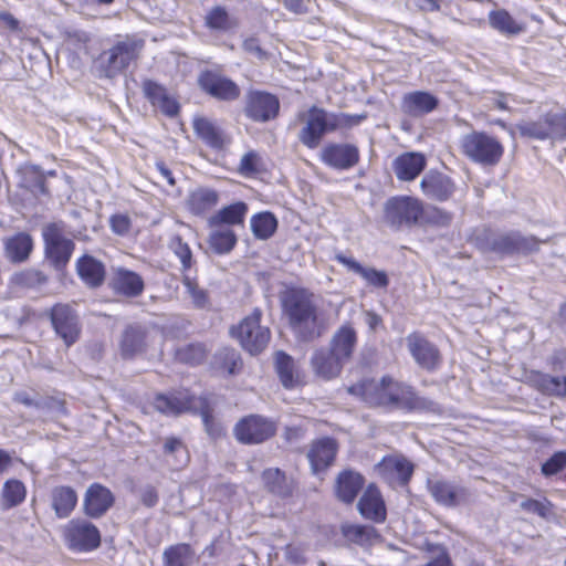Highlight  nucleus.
<instances>
[{
  "mask_svg": "<svg viewBox=\"0 0 566 566\" xmlns=\"http://www.w3.org/2000/svg\"><path fill=\"white\" fill-rule=\"evenodd\" d=\"M62 538L73 553H92L102 545V533L90 520L74 517L62 530Z\"/></svg>",
  "mask_w": 566,
  "mask_h": 566,
  "instance_id": "nucleus-9",
  "label": "nucleus"
},
{
  "mask_svg": "<svg viewBox=\"0 0 566 566\" xmlns=\"http://www.w3.org/2000/svg\"><path fill=\"white\" fill-rule=\"evenodd\" d=\"M520 135L534 140H566V109L547 111L535 120L517 124Z\"/></svg>",
  "mask_w": 566,
  "mask_h": 566,
  "instance_id": "nucleus-8",
  "label": "nucleus"
},
{
  "mask_svg": "<svg viewBox=\"0 0 566 566\" xmlns=\"http://www.w3.org/2000/svg\"><path fill=\"white\" fill-rule=\"evenodd\" d=\"M214 368L223 376L237 375L243 368V360L234 348L223 347L214 355Z\"/></svg>",
  "mask_w": 566,
  "mask_h": 566,
  "instance_id": "nucleus-46",
  "label": "nucleus"
},
{
  "mask_svg": "<svg viewBox=\"0 0 566 566\" xmlns=\"http://www.w3.org/2000/svg\"><path fill=\"white\" fill-rule=\"evenodd\" d=\"M277 433V422L269 417L251 413L242 417L233 427L235 440L245 446L262 444Z\"/></svg>",
  "mask_w": 566,
  "mask_h": 566,
  "instance_id": "nucleus-11",
  "label": "nucleus"
},
{
  "mask_svg": "<svg viewBox=\"0 0 566 566\" xmlns=\"http://www.w3.org/2000/svg\"><path fill=\"white\" fill-rule=\"evenodd\" d=\"M423 219L424 203L417 197L392 196L384 205V220L395 230L411 229L421 224Z\"/></svg>",
  "mask_w": 566,
  "mask_h": 566,
  "instance_id": "nucleus-6",
  "label": "nucleus"
},
{
  "mask_svg": "<svg viewBox=\"0 0 566 566\" xmlns=\"http://www.w3.org/2000/svg\"><path fill=\"white\" fill-rule=\"evenodd\" d=\"M365 483V476L360 472L354 469H344L336 475L334 494L339 502L350 505L364 490Z\"/></svg>",
  "mask_w": 566,
  "mask_h": 566,
  "instance_id": "nucleus-28",
  "label": "nucleus"
},
{
  "mask_svg": "<svg viewBox=\"0 0 566 566\" xmlns=\"http://www.w3.org/2000/svg\"><path fill=\"white\" fill-rule=\"evenodd\" d=\"M170 247L176 254V256L181 262V271L182 275L187 274V272L192 266V252L187 242L182 240L180 235H176L170 243Z\"/></svg>",
  "mask_w": 566,
  "mask_h": 566,
  "instance_id": "nucleus-55",
  "label": "nucleus"
},
{
  "mask_svg": "<svg viewBox=\"0 0 566 566\" xmlns=\"http://www.w3.org/2000/svg\"><path fill=\"white\" fill-rule=\"evenodd\" d=\"M283 4L294 14H306L310 12L311 0H283Z\"/></svg>",
  "mask_w": 566,
  "mask_h": 566,
  "instance_id": "nucleus-63",
  "label": "nucleus"
},
{
  "mask_svg": "<svg viewBox=\"0 0 566 566\" xmlns=\"http://www.w3.org/2000/svg\"><path fill=\"white\" fill-rule=\"evenodd\" d=\"M182 284L187 289V292L191 296L196 307L203 308L209 304L208 292L199 287L196 279H191L188 274H184Z\"/></svg>",
  "mask_w": 566,
  "mask_h": 566,
  "instance_id": "nucleus-56",
  "label": "nucleus"
},
{
  "mask_svg": "<svg viewBox=\"0 0 566 566\" xmlns=\"http://www.w3.org/2000/svg\"><path fill=\"white\" fill-rule=\"evenodd\" d=\"M115 504L114 493L104 484L94 482L85 491L83 513L86 517L98 520Z\"/></svg>",
  "mask_w": 566,
  "mask_h": 566,
  "instance_id": "nucleus-23",
  "label": "nucleus"
},
{
  "mask_svg": "<svg viewBox=\"0 0 566 566\" xmlns=\"http://www.w3.org/2000/svg\"><path fill=\"white\" fill-rule=\"evenodd\" d=\"M451 212L439 207H430L428 211L424 210V219L422 220V223L437 227H448L451 223Z\"/></svg>",
  "mask_w": 566,
  "mask_h": 566,
  "instance_id": "nucleus-58",
  "label": "nucleus"
},
{
  "mask_svg": "<svg viewBox=\"0 0 566 566\" xmlns=\"http://www.w3.org/2000/svg\"><path fill=\"white\" fill-rule=\"evenodd\" d=\"M51 507L57 518H67L75 510L78 496L70 485H56L50 492Z\"/></svg>",
  "mask_w": 566,
  "mask_h": 566,
  "instance_id": "nucleus-38",
  "label": "nucleus"
},
{
  "mask_svg": "<svg viewBox=\"0 0 566 566\" xmlns=\"http://www.w3.org/2000/svg\"><path fill=\"white\" fill-rule=\"evenodd\" d=\"M21 185L23 188L30 191H36L41 195H49L46 186V178L40 167L30 165L22 170Z\"/></svg>",
  "mask_w": 566,
  "mask_h": 566,
  "instance_id": "nucleus-51",
  "label": "nucleus"
},
{
  "mask_svg": "<svg viewBox=\"0 0 566 566\" xmlns=\"http://www.w3.org/2000/svg\"><path fill=\"white\" fill-rule=\"evenodd\" d=\"M145 46V41L139 38L126 35L124 40L116 41L108 50L101 54V71L107 78H114L124 73L132 64L136 63Z\"/></svg>",
  "mask_w": 566,
  "mask_h": 566,
  "instance_id": "nucleus-5",
  "label": "nucleus"
},
{
  "mask_svg": "<svg viewBox=\"0 0 566 566\" xmlns=\"http://www.w3.org/2000/svg\"><path fill=\"white\" fill-rule=\"evenodd\" d=\"M300 118L304 119V126L298 133V140L308 149L317 148L326 134L350 129L359 125L365 115L333 113L316 105L311 106Z\"/></svg>",
  "mask_w": 566,
  "mask_h": 566,
  "instance_id": "nucleus-3",
  "label": "nucleus"
},
{
  "mask_svg": "<svg viewBox=\"0 0 566 566\" xmlns=\"http://www.w3.org/2000/svg\"><path fill=\"white\" fill-rule=\"evenodd\" d=\"M421 566H453V562L448 549L440 547L438 554Z\"/></svg>",
  "mask_w": 566,
  "mask_h": 566,
  "instance_id": "nucleus-64",
  "label": "nucleus"
},
{
  "mask_svg": "<svg viewBox=\"0 0 566 566\" xmlns=\"http://www.w3.org/2000/svg\"><path fill=\"white\" fill-rule=\"evenodd\" d=\"M249 207L244 201H237L234 203L222 207L213 213L208 223L210 227L220 226H243Z\"/></svg>",
  "mask_w": 566,
  "mask_h": 566,
  "instance_id": "nucleus-41",
  "label": "nucleus"
},
{
  "mask_svg": "<svg viewBox=\"0 0 566 566\" xmlns=\"http://www.w3.org/2000/svg\"><path fill=\"white\" fill-rule=\"evenodd\" d=\"M566 467V451H557L548 458L541 468L542 474L552 476L560 472Z\"/></svg>",
  "mask_w": 566,
  "mask_h": 566,
  "instance_id": "nucleus-59",
  "label": "nucleus"
},
{
  "mask_svg": "<svg viewBox=\"0 0 566 566\" xmlns=\"http://www.w3.org/2000/svg\"><path fill=\"white\" fill-rule=\"evenodd\" d=\"M20 30V21L12 13L0 11V32H18Z\"/></svg>",
  "mask_w": 566,
  "mask_h": 566,
  "instance_id": "nucleus-61",
  "label": "nucleus"
},
{
  "mask_svg": "<svg viewBox=\"0 0 566 566\" xmlns=\"http://www.w3.org/2000/svg\"><path fill=\"white\" fill-rule=\"evenodd\" d=\"M109 227L117 235H126L132 229V220L125 213H115L109 218Z\"/></svg>",
  "mask_w": 566,
  "mask_h": 566,
  "instance_id": "nucleus-60",
  "label": "nucleus"
},
{
  "mask_svg": "<svg viewBox=\"0 0 566 566\" xmlns=\"http://www.w3.org/2000/svg\"><path fill=\"white\" fill-rule=\"evenodd\" d=\"M408 350L416 364L427 371H436L442 365V355L436 344L422 333L412 332L407 336Z\"/></svg>",
  "mask_w": 566,
  "mask_h": 566,
  "instance_id": "nucleus-18",
  "label": "nucleus"
},
{
  "mask_svg": "<svg viewBox=\"0 0 566 566\" xmlns=\"http://www.w3.org/2000/svg\"><path fill=\"white\" fill-rule=\"evenodd\" d=\"M76 273L82 282L90 289L101 287L106 279V269L102 261L84 254L76 260Z\"/></svg>",
  "mask_w": 566,
  "mask_h": 566,
  "instance_id": "nucleus-35",
  "label": "nucleus"
},
{
  "mask_svg": "<svg viewBox=\"0 0 566 566\" xmlns=\"http://www.w3.org/2000/svg\"><path fill=\"white\" fill-rule=\"evenodd\" d=\"M427 167V158L420 151H405L398 155L391 168L396 178L402 182L416 180Z\"/></svg>",
  "mask_w": 566,
  "mask_h": 566,
  "instance_id": "nucleus-31",
  "label": "nucleus"
},
{
  "mask_svg": "<svg viewBox=\"0 0 566 566\" xmlns=\"http://www.w3.org/2000/svg\"><path fill=\"white\" fill-rule=\"evenodd\" d=\"M195 551L188 543H178L168 546L163 554L165 566H191Z\"/></svg>",
  "mask_w": 566,
  "mask_h": 566,
  "instance_id": "nucleus-48",
  "label": "nucleus"
},
{
  "mask_svg": "<svg viewBox=\"0 0 566 566\" xmlns=\"http://www.w3.org/2000/svg\"><path fill=\"white\" fill-rule=\"evenodd\" d=\"M142 90L144 97L149 104L159 109L165 116L175 117L179 114L180 105L165 85L154 80L146 78L143 81Z\"/></svg>",
  "mask_w": 566,
  "mask_h": 566,
  "instance_id": "nucleus-25",
  "label": "nucleus"
},
{
  "mask_svg": "<svg viewBox=\"0 0 566 566\" xmlns=\"http://www.w3.org/2000/svg\"><path fill=\"white\" fill-rule=\"evenodd\" d=\"M51 326L66 347L73 346L82 334L77 311L69 303L57 302L48 311Z\"/></svg>",
  "mask_w": 566,
  "mask_h": 566,
  "instance_id": "nucleus-13",
  "label": "nucleus"
},
{
  "mask_svg": "<svg viewBox=\"0 0 566 566\" xmlns=\"http://www.w3.org/2000/svg\"><path fill=\"white\" fill-rule=\"evenodd\" d=\"M460 151L474 164L495 167L501 163L505 147L497 137L484 130H472L462 136Z\"/></svg>",
  "mask_w": 566,
  "mask_h": 566,
  "instance_id": "nucleus-4",
  "label": "nucleus"
},
{
  "mask_svg": "<svg viewBox=\"0 0 566 566\" xmlns=\"http://www.w3.org/2000/svg\"><path fill=\"white\" fill-rule=\"evenodd\" d=\"M27 497V488L18 479H9L1 490V499L4 507L11 509L20 505Z\"/></svg>",
  "mask_w": 566,
  "mask_h": 566,
  "instance_id": "nucleus-50",
  "label": "nucleus"
},
{
  "mask_svg": "<svg viewBox=\"0 0 566 566\" xmlns=\"http://www.w3.org/2000/svg\"><path fill=\"white\" fill-rule=\"evenodd\" d=\"M44 242V255L50 264L57 271H63L75 250V243L65 235L61 223L51 222L42 231Z\"/></svg>",
  "mask_w": 566,
  "mask_h": 566,
  "instance_id": "nucleus-10",
  "label": "nucleus"
},
{
  "mask_svg": "<svg viewBox=\"0 0 566 566\" xmlns=\"http://www.w3.org/2000/svg\"><path fill=\"white\" fill-rule=\"evenodd\" d=\"M321 160L336 170H349L360 160L356 145L349 143H328L321 151Z\"/></svg>",
  "mask_w": 566,
  "mask_h": 566,
  "instance_id": "nucleus-20",
  "label": "nucleus"
},
{
  "mask_svg": "<svg viewBox=\"0 0 566 566\" xmlns=\"http://www.w3.org/2000/svg\"><path fill=\"white\" fill-rule=\"evenodd\" d=\"M374 470L390 489H397L409 485L415 465L402 454H387L375 464Z\"/></svg>",
  "mask_w": 566,
  "mask_h": 566,
  "instance_id": "nucleus-16",
  "label": "nucleus"
},
{
  "mask_svg": "<svg viewBox=\"0 0 566 566\" xmlns=\"http://www.w3.org/2000/svg\"><path fill=\"white\" fill-rule=\"evenodd\" d=\"M140 502L144 506L150 509L158 504L159 494L154 485H147L140 493Z\"/></svg>",
  "mask_w": 566,
  "mask_h": 566,
  "instance_id": "nucleus-62",
  "label": "nucleus"
},
{
  "mask_svg": "<svg viewBox=\"0 0 566 566\" xmlns=\"http://www.w3.org/2000/svg\"><path fill=\"white\" fill-rule=\"evenodd\" d=\"M263 489L279 499L292 497L296 490V482L289 478L280 468H266L261 473Z\"/></svg>",
  "mask_w": 566,
  "mask_h": 566,
  "instance_id": "nucleus-32",
  "label": "nucleus"
},
{
  "mask_svg": "<svg viewBox=\"0 0 566 566\" xmlns=\"http://www.w3.org/2000/svg\"><path fill=\"white\" fill-rule=\"evenodd\" d=\"M112 290L126 297H137L145 290V282L138 273L119 268L115 271L111 282Z\"/></svg>",
  "mask_w": 566,
  "mask_h": 566,
  "instance_id": "nucleus-37",
  "label": "nucleus"
},
{
  "mask_svg": "<svg viewBox=\"0 0 566 566\" xmlns=\"http://www.w3.org/2000/svg\"><path fill=\"white\" fill-rule=\"evenodd\" d=\"M208 353L205 343L195 342L177 347L174 352V359L179 364L195 367L207 360Z\"/></svg>",
  "mask_w": 566,
  "mask_h": 566,
  "instance_id": "nucleus-45",
  "label": "nucleus"
},
{
  "mask_svg": "<svg viewBox=\"0 0 566 566\" xmlns=\"http://www.w3.org/2000/svg\"><path fill=\"white\" fill-rule=\"evenodd\" d=\"M208 242L216 253L226 254L235 247L238 239L232 230L227 229L211 232Z\"/></svg>",
  "mask_w": 566,
  "mask_h": 566,
  "instance_id": "nucleus-54",
  "label": "nucleus"
},
{
  "mask_svg": "<svg viewBox=\"0 0 566 566\" xmlns=\"http://www.w3.org/2000/svg\"><path fill=\"white\" fill-rule=\"evenodd\" d=\"M359 514L368 521L382 524L387 520V506L380 489L374 482L367 484L357 503Z\"/></svg>",
  "mask_w": 566,
  "mask_h": 566,
  "instance_id": "nucleus-26",
  "label": "nucleus"
},
{
  "mask_svg": "<svg viewBox=\"0 0 566 566\" xmlns=\"http://www.w3.org/2000/svg\"><path fill=\"white\" fill-rule=\"evenodd\" d=\"M358 342L356 329L352 324L339 326L329 342V349L346 364L352 359Z\"/></svg>",
  "mask_w": 566,
  "mask_h": 566,
  "instance_id": "nucleus-34",
  "label": "nucleus"
},
{
  "mask_svg": "<svg viewBox=\"0 0 566 566\" xmlns=\"http://www.w3.org/2000/svg\"><path fill=\"white\" fill-rule=\"evenodd\" d=\"M488 19L492 29L506 36L517 35L525 31V24L514 19L505 9L490 11Z\"/></svg>",
  "mask_w": 566,
  "mask_h": 566,
  "instance_id": "nucleus-42",
  "label": "nucleus"
},
{
  "mask_svg": "<svg viewBox=\"0 0 566 566\" xmlns=\"http://www.w3.org/2000/svg\"><path fill=\"white\" fill-rule=\"evenodd\" d=\"M427 489L438 504L447 507L459 506L465 503L470 496L468 488L444 479L428 480Z\"/></svg>",
  "mask_w": 566,
  "mask_h": 566,
  "instance_id": "nucleus-24",
  "label": "nucleus"
},
{
  "mask_svg": "<svg viewBox=\"0 0 566 566\" xmlns=\"http://www.w3.org/2000/svg\"><path fill=\"white\" fill-rule=\"evenodd\" d=\"M191 125L196 138L213 150H222L231 143V137L212 118L196 115Z\"/></svg>",
  "mask_w": 566,
  "mask_h": 566,
  "instance_id": "nucleus-21",
  "label": "nucleus"
},
{
  "mask_svg": "<svg viewBox=\"0 0 566 566\" xmlns=\"http://www.w3.org/2000/svg\"><path fill=\"white\" fill-rule=\"evenodd\" d=\"M250 224L254 238L269 240L276 232L279 222L274 213L263 211L253 214Z\"/></svg>",
  "mask_w": 566,
  "mask_h": 566,
  "instance_id": "nucleus-47",
  "label": "nucleus"
},
{
  "mask_svg": "<svg viewBox=\"0 0 566 566\" xmlns=\"http://www.w3.org/2000/svg\"><path fill=\"white\" fill-rule=\"evenodd\" d=\"M197 413L200 415L205 429L211 438L219 439L224 436V430L221 424L216 421L213 409L206 397H201L198 402Z\"/></svg>",
  "mask_w": 566,
  "mask_h": 566,
  "instance_id": "nucleus-52",
  "label": "nucleus"
},
{
  "mask_svg": "<svg viewBox=\"0 0 566 566\" xmlns=\"http://www.w3.org/2000/svg\"><path fill=\"white\" fill-rule=\"evenodd\" d=\"M438 106V97L427 91L408 92L400 101L401 113L411 118H421L436 111Z\"/></svg>",
  "mask_w": 566,
  "mask_h": 566,
  "instance_id": "nucleus-29",
  "label": "nucleus"
},
{
  "mask_svg": "<svg viewBox=\"0 0 566 566\" xmlns=\"http://www.w3.org/2000/svg\"><path fill=\"white\" fill-rule=\"evenodd\" d=\"M340 531L347 542L359 546L373 545L380 537L378 531L371 525L347 523L342 525Z\"/></svg>",
  "mask_w": 566,
  "mask_h": 566,
  "instance_id": "nucleus-44",
  "label": "nucleus"
},
{
  "mask_svg": "<svg viewBox=\"0 0 566 566\" xmlns=\"http://www.w3.org/2000/svg\"><path fill=\"white\" fill-rule=\"evenodd\" d=\"M422 193L430 200L444 202L455 192V184L452 178L439 170H429L420 181Z\"/></svg>",
  "mask_w": 566,
  "mask_h": 566,
  "instance_id": "nucleus-27",
  "label": "nucleus"
},
{
  "mask_svg": "<svg viewBox=\"0 0 566 566\" xmlns=\"http://www.w3.org/2000/svg\"><path fill=\"white\" fill-rule=\"evenodd\" d=\"M261 319L262 311L256 307L250 315L230 327L231 337L237 339L242 349L252 356L265 350L271 340V331L268 326L261 325Z\"/></svg>",
  "mask_w": 566,
  "mask_h": 566,
  "instance_id": "nucleus-7",
  "label": "nucleus"
},
{
  "mask_svg": "<svg viewBox=\"0 0 566 566\" xmlns=\"http://www.w3.org/2000/svg\"><path fill=\"white\" fill-rule=\"evenodd\" d=\"M149 347V331L144 324H127L120 335L118 349L122 358L133 359L147 352Z\"/></svg>",
  "mask_w": 566,
  "mask_h": 566,
  "instance_id": "nucleus-22",
  "label": "nucleus"
},
{
  "mask_svg": "<svg viewBox=\"0 0 566 566\" xmlns=\"http://www.w3.org/2000/svg\"><path fill=\"white\" fill-rule=\"evenodd\" d=\"M200 90L221 102H234L241 96V87L223 73L221 65L202 70L197 77Z\"/></svg>",
  "mask_w": 566,
  "mask_h": 566,
  "instance_id": "nucleus-12",
  "label": "nucleus"
},
{
  "mask_svg": "<svg viewBox=\"0 0 566 566\" xmlns=\"http://www.w3.org/2000/svg\"><path fill=\"white\" fill-rule=\"evenodd\" d=\"M275 366L280 380L285 388L292 389L298 385V379L294 376V361L290 355L279 352Z\"/></svg>",
  "mask_w": 566,
  "mask_h": 566,
  "instance_id": "nucleus-53",
  "label": "nucleus"
},
{
  "mask_svg": "<svg viewBox=\"0 0 566 566\" xmlns=\"http://www.w3.org/2000/svg\"><path fill=\"white\" fill-rule=\"evenodd\" d=\"M201 397L196 396L189 388L172 389L168 392H157L153 398V407L165 416L178 417L184 413L197 415L198 402Z\"/></svg>",
  "mask_w": 566,
  "mask_h": 566,
  "instance_id": "nucleus-15",
  "label": "nucleus"
},
{
  "mask_svg": "<svg viewBox=\"0 0 566 566\" xmlns=\"http://www.w3.org/2000/svg\"><path fill=\"white\" fill-rule=\"evenodd\" d=\"M553 503L546 497L543 500L527 497L521 503L523 511L536 514L542 518H547L553 513Z\"/></svg>",
  "mask_w": 566,
  "mask_h": 566,
  "instance_id": "nucleus-57",
  "label": "nucleus"
},
{
  "mask_svg": "<svg viewBox=\"0 0 566 566\" xmlns=\"http://www.w3.org/2000/svg\"><path fill=\"white\" fill-rule=\"evenodd\" d=\"M336 261L349 271L359 274L368 285L377 289H387L389 285V277L385 271H380L374 268H365L353 258L345 256L343 254L336 255Z\"/></svg>",
  "mask_w": 566,
  "mask_h": 566,
  "instance_id": "nucleus-40",
  "label": "nucleus"
},
{
  "mask_svg": "<svg viewBox=\"0 0 566 566\" xmlns=\"http://www.w3.org/2000/svg\"><path fill=\"white\" fill-rule=\"evenodd\" d=\"M281 111L277 95L264 90H250L245 94L243 113L252 123L265 124L275 120Z\"/></svg>",
  "mask_w": 566,
  "mask_h": 566,
  "instance_id": "nucleus-14",
  "label": "nucleus"
},
{
  "mask_svg": "<svg viewBox=\"0 0 566 566\" xmlns=\"http://www.w3.org/2000/svg\"><path fill=\"white\" fill-rule=\"evenodd\" d=\"M345 364L329 348L324 347L316 349L311 359V366L315 375L324 380L338 377Z\"/></svg>",
  "mask_w": 566,
  "mask_h": 566,
  "instance_id": "nucleus-33",
  "label": "nucleus"
},
{
  "mask_svg": "<svg viewBox=\"0 0 566 566\" xmlns=\"http://www.w3.org/2000/svg\"><path fill=\"white\" fill-rule=\"evenodd\" d=\"M280 303L289 328L300 342L313 343L327 332L328 319L311 290L289 287L282 292Z\"/></svg>",
  "mask_w": 566,
  "mask_h": 566,
  "instance_id": "nucleus-2",
  "label": "nucleus"
},
{
  "mask_svg": "<svg viewBox=\"0 0 566 566\" xmlns=\"http://www.w3.org/2000/svg\"><path fill=\"white\" fill-rule=\"evenodd\" d=\"M237 172L244 178H256L268 172V168L261 154L250 149L241 157Z\"/></svg>",
  "mask_w": 566,
  "mask_h": 566,
  "instance_id": "nucleus-49",
  "label": "nucleus"
},
{
  "mask_svg": "<svg viewBox=\"0 0 566 566\" xmlns=\"http://www.w3.org/2000/svg\"><path fill=\"white\" fill-rule=\"evenodd\" d=\"M238 19L232 17L224 6H213L205 15V27L214 32H229L238 27Z\"/></svg>",
  "mask_w": 566,
  "mask_h": 566,
  "instance_id": "nucleus-43",
  "label": "nucleus"
},
{
  "mask_svg": "<svg viewBox=\"0 0 566 566\" xmlns=\"http://www.w3.org/2000/svg\"><path fill=\"white\" fill-rule=\"evenodd\" d=\"M339 451V443L333 437L314 439L307 451V460L313 474L327 472L334 465Z\"/></svg>",
  "mask_w": 566,
  "mask_h": 566,
  "instance_id": "nucleus-19",
  "label": "nucleus"
},
{
  "mask_svg": "<svg viewBox=\"0 0 566 566\" xmlns=\"http://www.w3.org/2000/svg\"><path fill=\"white\" fill-rule=\"evenodd\" d=\"M218 190L210 187H198L189 192L186 207L196 217H206L219 203Z\"/></svg>",
  "mask_w": 566,
  "mask_h": 566,
  "instance_id": "nucleus-36",
  "label": "nucleus"
},
{
  "mask_svg": "<svg viewBox=\"0 0 566 566\" xmlns=\"http://www.w3.org/2000/svg\"><path fill=\"white\" fill-rule=\"evenodd\" d=\"M528 382L543 395L566 397V376H551L538 370H532L528 375Z\"/></svg>",
  "mask_w": 566,
  "mask_h": 566,
  "instance_id": "nucleus-39",
  "label": "nucleus"
},
{
  "mask_svg": "<svg viewBox=\"0 0 566 566\" xmlns=\"http://www.w3.org/2000/svg\"><path fill=\"white\" fill-rule=\"evenodd\" d=\"M3 255L12 264L29 261L34 251V239L27 231H18L2 240Z\"/></svg>",
  "mask_w": 566,
  "mask_h": 566,
  "instance_id": "nucleus-30",
  "label": "nucleus"
},
{
  "mask_svg": "<svg viewBox=\"0 0 566 566\" xmlns=\"http://www.w3.org/2000/svg\"><path fill=\"white\" fill-rule=\"evenodd\" d=\"M542 241L534 235H522L518 231L501 233L488 241L485 251L501 256L528 255L539 250Z\"/></svg>",
  "mask_w": 566,
  "mask_h": 566,
  "instance_id": "nucleus-17",
  "label": "nucleus"
},
{
  "mask_svg": "<svg viewBox=\"0 0 566 566\" xmlns=\"http://www.w3.org/2000/svg\"><path fill=\"white\" fill-rule=\"evenodd\" d=\"M349 395L370 407L401 409L407 412L428 411L433 402L420 396L412 386L385 375L380 380L364 378L347 388Z\"/></svg>",
  "mask_w": 566,
  "mask_h": 566,
  "instance_id": "nucleus-1",
  "label": "nucleus"
}]
</instances>
